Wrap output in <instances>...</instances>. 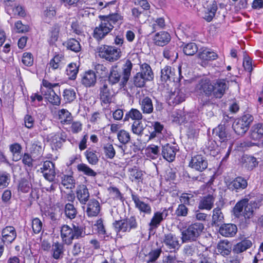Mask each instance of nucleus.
Masks as SVG:
<instances>
[{
    "instance_id": "nucleus-25",
    "label": "nucleus",
    "mask_w": 263,
    "mask_h": 263,
    "mask_svg": "<svg viewBox=\"0 0 263 263\" xmlns=\"http://www.w3.org/2000/svg\"><path fill=\"white\" fill-rule=\"evenodd\" d=\"M237 232V228L233 224H224L219 228V232L224 237H233Z\"/></svg>"
},
{
    "instance_id": "nucleus-21",
    "label": "nucleus",
    "mask_w": 263,
    "mask_h": 263,
    "mask_svg": "<svg viewBox=\"0 0 263 263\" xmlns=\"http://www.w3.org/2000/svg\"><path fill=\"white\" fill-rule=\"evenodd\" d=\"M97 82V76L95 72L89 70L81 76V83L86 87L95 86Z\"/></svg>"
},
{
    "instance_id": "nucleus-64",
    "label": "nucleus",
    "mask_w": 263,
    "mask_h": 263,
    "mask_svg": "<svg viewBox=\"0 0 263 263\" xmlns=\"http://www.w3.org/2000/svg\"><path fill=\"white\" fill-rule=\"evenodd\" d=\"M144 128L142 123L139 121H135L132 125V132L137 135H141Z\"/></svg>"
},
{
    "instance_id": "nucleus-63",
    "label": "nucleus",
    "mask_w": 263,
    "mask_h": 263,
    "mask_svg": "<svg viewBox=\"0 0 263 263\" xmlns=\"http://www.w3.org/2000/svg\"><path fill=\"white\" fill-rule=\"evenodd\" d=\"M146 81H149L147 79H145V78L139 72H138L134 77V84L137 87H143Z\"/></svg>"
},
{
    "instance_id": "nucleus-55",
    "label": "nucleus",
    "mask_w": 263,
    "mask_h": 263,
    "mask_svg": "<svg viewBox=\"0 0 263 263\" xmlns=\"http://www.w3.org/2000/svg\"><path fill=\"white\" fill-rule=\"evenodd\" d=\"M62 184L67 189H72L74 187L75 180L71 175H64L62 178Z\"/></svg>"
},
{
    "instance_id": "nucleus-34",
    "label": "nucleus",
    "mask_w": 263,
    "mask_h": 263,
    "mask_svg": "<svg viewBox=\"0 0 263 263\" xmlns=\"http://www.w3.org/2000/svg\"><path fill=\"white\" fill-rule=\"evenodd\" d=\"M141 109L144 114H151L153 111L152 100L148 97H144L139 99Z\"/></svg>"
},
{
    "instance_id": "nucleus-23",
    "label": "nucleus",
    "mask_w": 263,
    "mask_h": 263,
    "mask_svg": "<svg viewBox=\"0 0 263 263\" xmlns=\"http://www.w3.org/2000/svg\"><path fill=\"white\" fill-rule=\"evenodd\" d=\"M171 40L170 34L165 31H160L157 33L153 37L154 43L160 46L166 45Z\"/></svg>"
},
{
    "instance_id": "nucleus-35",
    "label": "nucleus",
    "mask_w": 263,
    "mask_h": 263,
    "mask_svg": "<svg viewBox=\"0 0 263 263\" xmlns=\"http://www.w3.org/2000/svg\"><path fill=\"white\" fill-rule=\"evenodd\" d=\"M217 251L222 256H228L231 252L232 245L228 240L221 241L218 244Z\"/></svg>"
},
{
    "instance_id": "nucleus-26",
    "label": "nucleus",
    "mask_w": 263,
    "mask_h": 263,
    "mask_svg": "<svg viewBox=\"0 0 263 263\" xmlns=\"http://www.w3.org/2000/svg\"><path fill=\"white\" fill-rule=\"evenodd\" d=\"M215 197L213 194L203 197L200 200L198 208L200 210H210L213 206Z\"/></svg>"
},
{
    "instance_id": "nucleus-22",
    "label": "nucleus",
    "mask_w": 263,
    "mask_h": 263,
    "mask_svg": "<svg viewBox=\"0 0 263 263\" xmlns=\"http://www.w3.org/2000/svg\"><path fill=\"white\" fill-rule=\"evenodd\" d=\"M177 150L175 146L167 144L162 147V156L167 161L172 162L175 159Z\"/></svg>"
},
{
    "instance_id": "nucleus-3",
    "label": "nucleus",
    "mask_w": 263,
    "mask_h": 263,
    "mask_svg": "<svg viewBox=\"0 0 263 263\" xmlns=\"http://www.w3.org/2000/svg\"><path fill=\"white\" fill-rule=\"evenodd\" d=\"M84 235L83 229L76 226L72 228L68 225L65 224L61 228V237L63 241L67 244L70 245L74 239H78Z\"/></svg>"
},
{
    "instance_id": "nucleus-31",
    "label": "nucleus",
    "mask_w": 263,
    "mask_h": 263,
    "mask_svg": "<svg viewBox=\"0 0 263 263\" xmlns=\"http://www.w3.org/2000/svg\"><path fill=\"white\" fill-rule=\"evenodd\" d=\"M100 211V206L99 202L95 200H90L87 205L86 213L88 216H97Z\"/></svg>"
},
{
    "instance_id": "nucleus-19",
    "label": "nucleus",
    "mask_w": 263,
    "mask_h": 263,
    "mask_svg": "<svg viewBox=\"0 0 263 263\" xmlns=\"http://www.w3.org/2000/svg\"><path fill=\"white\" fill-rule=\"evenodd\" d=\"M16 237V232L12 226L4 228L2 231V241L5 243H11Z\"/></svg>"
},
{
    "instance_id": "nucleus-60",
    "label": "nucleus",
    "mask_w": 263,
    "mask_h": 263,
    "mask_svg": "<svg viewBox=\"0 0 263 263\" xmlns=\"http://www.w3.org/2000/svg\"><path fill=\"white\" fill-rule=\"evenodd\" d=\"M163 55L165 58L171 61H175L177 59L178 53L173 48H165L163 51Z\"/></svg>"
},
{
    "instance_id": "nucleus-58",
    "label": "nucleus",
    "mask_w": 263,
    "mask_h": 263,
    "mask_svg": "<svg viewBox=\"0 0 263 263\" xmlns=\"http://www.w3.org/2000/svg\"><path fill=\"white\" fill-rule=\"evenodd\" d=\"M198 48L195 43L187 44L183 48V52L187 55H193L197 52Z\"/></svg>"
},
{
    "instance_id": "nucleus-5",
    "label": "nucleus",
    "mask_w": 263,
    "mask_h": 263,
    "mask_svg": "<svg viewBox=\"0 0 263 263\" xmlns=\"http://www.w3.org/2000/svg\"><path fill=\"white\" fill-rule=\"evenodd\" d=\"M253 121V117L250 114H246L241 118L236 119L233 124V128L235 132L238 135H242L248 129L250 124Z\"/></svg>"
},
{
    "instance_id": "nucleus-49",
    "label": "nucleus",
    "mask_w": 263,
    "mask_h": 263,
    "mask_svg": "<svg viewBox=\"0 0 263 263\" xmlns=\"http://www.w3.org/2000/svg\"><path fill=\"white\" fill-rule=\"evenodd\" d=\"M22 147L17 143L12 144L10 146V150L12 154V160L14 161H17L21 159Z\"/></svg>"
},
{
    "instance_id": "nucleus-47",
    "label": "nucleus",
    "mask_w": 263,
    "mask_h": 263,
    "mask_svg": "<svg viewBox=\"0 0 263 263\" xmlns=\"http://www.w3.org/2000/svg\"><path fill=\"white\" fill-rule=\"evenodd\" d=\"M129 172V177L132 181L139 182L142 181L144 174V172L141 170H139L136 168H132Z\"/></svg>"
},
{
    "instance_id": "nucleus-6",
    "label": "nucleus",
    "mask_w": 263,
    "mask_h": 263,
    "mask_svg": "<svg viewBox=\"0 0 263 263\" xmlns=\"http://www.w3.org/2000/svg\"><path fill=\"white\" fill-rule=\"evenodd\" d=\"M204 228L203 224L196 222L190 226L182 232V239L183 242L195 240L199 236Z\"/></svg>"
},
{
    "instance_id": "nucleus-12",
    "label": "nucleus",
    "mask_w": 263,
    "mask_h": 263,
    "mask_svg": "<svg viewBox=\"0 0 263 263\" xmlns=\"http://www.w3.org/2000/svg\"><path fill=\"white\" fill-rule=\"evenodd\" d=\"M100 24L97 26L94 30L93 36L99 41L105 37L112 29L111 26L107 25L102 18Z\"/></svg>"
},
{
    "instance_id": "nucleus-2",
    "label": "nucleus",
    "mask_w": 263,
    "mask_h": 263,
    "mask_svg": "<svg viewBox=\"0 0 263 263\" xmlns=\"http://www.w3.org/2000/svg\"><path fill=\"white\" fill-rule=\"evenodd\" d=\"M257 207V203L255 202L249 201L247 198L243 199L238 201L233 208L234 215L239 217L242 215V210L244 211L242 214L246 219H250L253 217L254 211Z\"/></svg>"
},
{
    "instance_id": "nucleus-18",
    "label": "nucleus",
    "mask_w": 263,
    "mask_h": 263,
    "mask_svg": "<svg viewBox=\"0 0 263 263\" xmlns=\"http://www.w3.org/2000/svg\"><path fill=\"white\" fill-rule=\"evenodd\" d=\"M65 64L64 55L62 52L55 53L48 64L49 68L53 70L61 69Z\"/></svg>"
},
{
    "instance_id": "nucleus-50",
    "label": "nucleus",
    "mask_w": 263,
    "mask_h": 263,
    "mask_svg": "<svg viewBox=\"0 0 263 263\" xmlns=\"http://www.w3.org/2000/svg\"><path fill=\"white\" fill-rule=\"evenodd\" d=\"M64 45L67 49L75 52H79L81 47L80 43L74 39H70L65 43Z\"/></svg>"
},
{
    "instance_id": "nucleus-16",
    "label": "nucleus",
    "mask_w": 263,
    "mask_h": 263,
    "mask_svg": "<svg viewBox=\"0 0 263 263\" xmlns=\"http://www.w3.org/2000/svg\"><path fill=\"white\" fill-rule=\"evenodd\" d=\"M198 57L201 60V64L205 66L209 61L216 60L218 58V55L210 49L202 48L199 51Z\"/></svg>"
},
{
    "instance_id": "nucleus-45",
    "label": "nucleus",
    "mask_w": 263,
    "mask_h": 263,
    "mask_svg": "<svg viewBox=\"0 0 263 263\" xmlns=\"http://www.w3.org/2000/svg\"><path fill=\"white\" fill-rule=\"evenodd\" d=\"M243 159V165L248 170H252L258 165V162L253 156L246 155Z\"/></svg>"
},
{
    "instance_id": "nucleus-59",
    "label": "nucleus",
    "mask_w": 263,
    "mask_h": 263,
    "mask_svg": "<svg viewBox=\"0 0 263 263\" xmlns=\"http://www.w3.org/2000/svg\"><path fill=\"white\" fill-rule=\"evenodd\" d=\"M65 213L68 218L72 219L75 218L77 214V211L73 204L67 203L65 205Z\"/></svg>"
},
{
    "instance_id": "nucleus-41",
    "label": "nucleus",
    "mask_w": 263,
    "mask_h": 263,
    "mask_svg": "<svg viewBox=\"0 0 263 263\" xmlns=\"http://www.w3.org/2000/svg\"><path fill=\"white\" fill-rule=\"evenodd\" d=\"M61 26L59 24L53 25L49 29V36L50 43H55L57 41L59 33L61 30Z\"/></svg>"
},
{
    "instance_id": "nucleus-38",
    "label": "nucleus",
    "mask_w": 263,
    "mask_h": 263,
    "mask_svg": "<svg viewBox=\"0 0 263 263\" xmlns=\"http://www.w3.org/2000/svg\"><path fill=\"white\" fill-rule=\"evenodd\" d=\"M160 149L157 145L150 144L145 149V154L147 158L155 159L158 157Z\"/></svg>"
},
{
    "instance_id": "nucleus-9",
    "label": "nucleus",
    "mask_w": 263,
    "mask_h": 263,
    "mask_svg": "<svg viewBox=\"0 0 263 263\" xmlns=\"http://www.w3.org/2000/svg\"><path fill=\"white\" fill-rule=\"evenodd\" d=\"M6 12L12 16H24L25 11L18 3L14 1L6 0L4 1Z\"/></svg>"
},
{
    "instance_id": "nucleus-29",
    "label": "nucleus",
    "mask_w": 263,
    "mask_h": 263,
    "mask_svg": "<svg viewBox=\"0 0 263 263\" xmlns=\"http://www.w3.org/2000/svg\"><path fill=\"white\" fill-rule=\"evenodd\" d=\"M100 18H102L108 25L111 26L112 29L114 25L119 21L123 20V17L121 14L118 13H112L108 15L101 16Z\"/></svg>"
},
{
    "instance_id": "nucleus-40",
    "label": "nucleus",
    "mask_w": 263,
    "mask_h": 263,
    "mask_svg": "<svg viewBox=\"0 0 263 263\" xmlns=\"http://www.w3.org/2000/svg\"><path fill=\"white\" fill-rule=\"evenodd\" d=\"M217 5L215 3H212L208 6L205 9L203 17L208 22H211L215 15L217 11Z\"/></svg>"
},
{
    "instance_id": "nucleus-44",
    "label": "nucleus",
    "mask_w": 263,
    "mask_h": 263,
    "mask_svg": "<svg viewBox=\"0 0 263 263\" xmlns=\"http://www.w3.org/2000/svg\"><path fill=\"white\" fill-rule=\"evenodd\" d=\"M100 99L104 104L109 103L111 101L112 96L109 92L107 85H104L101 88Z\"/></svg>"
},
{
    "instance_id": "nucleus-39",
    "label": "nucleus",
    "mask_w": 263,
    "mask_h": 263,
    "mask_svg": "<svg viewBox=\"0 0 263 263\" xmlns=\"http://www.w3.org/2000/svg\"><path fill=\"white\" fill-rule=\"evenodd\" d=\"M59 119L63 124H69L72 120L70 112L67 109H62L58 112Z\"/></svg>"
},
{
    "instance_id": "nucleus-8",
    "label": "nucleus",
    "mask_w": 263,
    "mask_h": 263,
    "mask_svg": "<svg viewBox=\"0 0 263 263\" xmlns=\"http://www.w3.org/2000/svg\"><path fill=\"white\" fill-rule=\"evenodd\" d=\"M114 226L117 233L120 232H129L132 229H136L138 224L136 218L131 216L125 220L116 221L114 223Z\"/></svg>"
},
{
    "instance_id": "nucleus-62",
    "label": "nucleus",
    "mask_w": 263,
    "mask_h": 263,
    "mask_svg": "<svg viewBox=\"0 0 263 263\" xmlns=\"http://www.w3.org/2000/svg\"><path fill=\"white\" fill-rule=\"evenodd\" d=\"M213 253L206 249L202 253L200 254L199 258L201 263H211L212 258L211 256Z\"/></svg>"
},
{
    "instance_id": "nucleus-37",
    "label": "nucleus",
    "mask_w": 263,
    "mask_h": 263,
    "mask_svg": "<svg viewBox=\"0 0 263 263\" xmlns=\"http://www.w3.org/2000/svg\"><path fill=\"white\" fill-rule=\"evenodd\" d=\"M263 136V124L258 123L253 125L251 130L250 138L254 140H259Z\"/></svg>"
},
{
    "instance_id": "nucleus-52",
    "label": "nucleus",
    "mask_w": 263,
    "mask_h": 263,
    "mask_svg": "<svg viewBox=\"0 0 263 263\" xmlns=\"http://www.w3.org/2000/svg\"><path fill=\"white\" fill-rule=\"evenodd\" d=\"M142 118V114L139 110L137 109L132 108L128 112H127L124 118V120H128L129 118L132 120L139 121Z\"/></svg>"
},
{
    "instance_id": "nucleus-4",
    "label": "nucleus",
    "mask_w": 263,
    "mask_h": 263,
    "mask_svg": "<svg viewBox=\"0 0 263 263\" xmlns=\"http://www.w3.org/2000/svg\"><path fill=\"white\" fill-rule=\"evenodd\" d=\"M99 55L108 61L115 62L120 58L121 51L115 46L102 45L99 48Z\"/></svg>"
},
{
    "instance_id": "nucleus-14",
    "label": "nucleus",
    "mask_w": 263,
    "mask_h": 263,
    "mask_svg": "<svg viewBox=\"0 0 263 263\" xmlns=\"http://www.w3.org/2000/svg\"><path fill=\"white\" fill-rule=\"evenodd\" d=\"M226 183L228 189L236 192L245 189L248 185L247 181L241 177H236L233 180L226 181Z\"/></svg>"
},
{
    "instance_id": "nucleus-7",
    "label": "nucleus",
    "mask_w": 263,
    "mask_h": 263,
    "mask_svg": "<svg viewBox=\"0 0 263 263\" xmlns=\"http://www.w3.org/2000/svg\"><path fill=\"white\" fill-rule=\"evenodd\" d=\"M162 242L163 249L171 252L178 250L180 247L179 238L171 233L164 235Z\"/></svg>"
},
{
    "instance_id": "nucleus-15",
    "label": "nucleus",
    "mask_w": 263,
    "mask_h": 263,
    "mask_svg": "<svg viewBox=\"0 0 263 263\" xmlns=\"http://www.w3.org/2000/svg\"><path fill=\"white\" fill-rule=\"evenodd\" d=\"M41 170L47 180L50 182L53 181L55 177V166L51 161L44 162L42 167H41Z\"/></svg>"
},
{
    "instance_id": "nucleus-28",
    "label": "nucleus",
    "mask_w": 263,
    "mask_h": 263,
    "mask_svg": "<svg viewBox=\"0 0 263 263\" xmlns=\"http://www.w3.org/2000/svg\"><path fill=\"white\" fill-rule=\"evenodd\" d=\"M161 80L163 82L175 81V71L169 66H165L161 71Z\"/></svg>"
},
{
    "instance_id": "nucleus-24",
    "label": "nucleus",
    "mask_w": 263,
    "mask_h": 263,
    "mask_svg": "<svg viewBox=\"0 0 263 263\" xmlns=\"http://www.w3.org/2000/svg\"><path fill=\"white\" fill-rule=\"evenodd\" d=\"M77 197L81 204H85L89 198V193L86 185H80L77 189Z\"/></svg>"
},
{
    "instance_id": "nucleus-17",
    "label": "nucleus",
    "mask_w": 263,
    "mask_h": 263,
    "mask_svg": "<svg viewBox=\"0 0 263 263\" xmlns=\"http://www.w3.org/2000/svg\"><path fill=\"white\" fill-rule=\"evenodd\" d=\"M213 96L216 98H221L228 88V82L224 79L218 80L213 85Z\"/></svg>"
},
{
    "instance_id": "nucleus-53",
    "label": "nucleus",
    "mask_w": 263,
    "mask_h": 263,
    "mask_svg": "<svg viewBox=\"0 0 263 263\" xmlns=\"http://www.w3.org/2000/svg\"><path fill=\"white\" fill-rule=\"evenodd\" d=\"M77 168L80 172H82L88 176L95 177L97 175V173L86 164L81 163L78 164Z\"/></svg>"
},
{
    "instance_id": "nucleus-48",
    "label": "nucleus",
    "mask_w": 263,
    "mask_h": 263,
    "mask_svg": "<svg viewBox=\"0 0 263 263\" xmlns=\"http://www.w3.org/2000/svg\"><path fill=\"white\" fill-rule=\"evenodd\" d=\"M56 14L55 8L52 6L47 7L44 11L43 19L46 23H49Z\"/></svg>"
},
{
    "instance_id": "nucleus-56",
    "label": "nucleus",
    "mask_w": 263,
    "mask_h": 263,
    "mask_svg": "<svg viewBox=\"0 0 263 263\" xmlns=\"http://www.w3.org/2000/svg\"><path fill=\"white\" fill-rule=\"evenodd\" d=\"M161 252L162 251L161 249L152 250L146 255V257L147 259V262L148 263L155 262L160 256Z\"/></svg>"
},
{
    "instance_id": "nucleus-1",
    "label": "nucleus",
    "mask_w": 263,
    "mask_h": 263,
    "mask_svg": "<svg viewBox=\"0 0 263 263\" xmlns=\"http://www.w3.org/2000/svg\"><path fill=\"white\" fill-rule=\"evenodd\" d=\"M59 86V83H51L46 80H43L41 85L42 95L46 100L54 105L58 106L61 103V99L54 90V88H58Z\"/></svg>"
},
{
    "instance_id": "nucleus-10",
    "label": "nucleus",
    "mask_w": 263,
    "mask_h": 263,
    "mask_svg": "<svg viewBox=\"0 0 263 263\" xmlns=\"http://www.w3.org/2000/svg\"><path fill=\"white\" fill-rule=\"evenodd\" d=\"M213 84L208 78H202L198 82L195 87V91L200 93H203L206 96H211L213 92Z\"/></svg>"
},
{
    "instance_id": "nucleus-61",
    "label": "nucleus",
    "mask_w": 263,
    "mask_h": 263,
    "mask_svg": "<svg viewBox=\"0 0 263 263\" xmlns=\"http://www.w3.org/2000/svg\"><path fill=\"white\" fill-rule=\"evenodd\" d=\"M31 182L26 179H22L18 185V190L24 193H28L31 189Z\"/></svg>"
},
{
    "instance_id": "nucleus-46",
    "label": "nucleus",
    "mask_w": 263,
    "mask_h": 263,
    "mask_svg": "<svg viewBox=\"0 0 263 263\" xmlns=\"http://www.w3.org/2000/svg\"><path fill=\"white\" fill-rule=\"evenodd\" d=\"M52 252L54 259H60L63 257V246L59 242L54 243L52 247Z\"/></svg>"
},
{
    "instance_id": "nucleus-27",
    "label": "nucleus",
    "mask_w": 263,
    "mask_h": 263,
    "mask_svg": "<svg viewBox=\"0 0 263 263\" xmlns=\"http://www.w3.org/2000/svg\"><path fill=\"white\" fill-rule=\"evenodd\" d=\"M132 199L134 201L136 207L140 211L145 214H150L152 209L150 205L141 200L136 195H132Z\"/></svg>"
},
{
    "instance_id": "nucleus-32",
    "label": "nucleus",
    "mask_w": 263,
    "mask_h": 263,
    "mask_svg": "<svg viewBox=\"0 0 263 263\" xmlns=\"http://www.w3.org/2000/svg\"><path fill=\"white\" fill-rule=\"evenodd\" d=\"M65 135L64 133H58L51 135L49 138V141L52 147L55 148H60L62 143L65 141Z\"/></svg>"
},
{
    "instance_id": "nucleus-30",
    "label": "nucleus",
    "mask_w": 263,
    "mask_h": 263,
    "mask_svg": "<svg viewBox=\"0 0 263 263\" xmlns=\"http://www.w3.org/2000/svg\"><path fill=\"white\" fill-rule=\"evenodd\" d=\"M133 68V64L129 60L126 61L122 67L123 77L120 82V85L124 86L127 82L130 76Z\"/></svg>"
},
{
    "instance_id": "nucleus-43",
    "label": "nucleus",
    "mask_w": 263,
    "mask_h": 263,
    "mask_svg": "<svg viewBox=\"0 0 263 263\" xmlns=\"http://www.w3.org/2000/svg\"><path fill=\"white\" fill-rule=\"evenodd\" d=\"M185 95L183 90L176 89L171 95L170 99L174 101V103L179 104L185 100Z\"/></svg>"
},
{
    "instance_id": "nucleus-13",
    "label": "nucleus",
    "mask_w": 263,
    "mask_h": 263,
    "mask_svg": "<svg viewBox=\"0 0 263 263\" xmlns=\"http://www.w3.org/2000/svg\"><path fill=\"white\" fill-rule=\"evenodd\" d=\"M213 134L215 137L219 138V141L222 143V148L226 147V143L230 139V135L227 130L225 126L219 125L213 129Z\"/></svg>"
},
{
    "instance_id": "nucleus-51",
    "label": "nucleus",
    "mask_w": 263,
    "mask_h": 263,
    "mask_svg": "<svg viewBox=\"0 0 263 263\" xmlns=\"http://www.w3.org/2000/svg\"><path fill=\"white\" fill-rule=\"evenodd\" d=\"M78 71L79 69L76 64L71 63L68 65L66 72L69 79L74 80L77 77Z\"/></svg>"
},
{
    "instance_id": "nucleus-36",
    "label": "nucleus",
    "mask_w": 263,
    "mask_h": 263,
    "mask_svg": "<svg viewBox=\"0 0 263 263\" xmlns=\"http://www.w3.org/2000/svg\"><path fill=\"white\" fill-rule=\"evenodd\" d=\"M252 242L249 239H244L234 246L233 251L235 253H240L252 246Z\"/></svg>"
},
{
    "instance_id": "nucleus-42",
    "label": "nucleus",
    "mask_w": 263,
    "mask_h": 263,
    "mask_svg": "<svg viewBox=\"0 0 263 263\" xmlns=\"http://www.w3.org/2000/svg\"><path fill=\"white\" fill-rule=\"evenodd\" d=\"M140 74L143 76L145 79L148 81H151L153 79L154 74L152 71V68L150 66L144 63L141 65Z\"/></svg>"
},
{
    "instance_id": "nucleus-57",
    "label": "nucleus",
    "mask_w": 263,
    "mask_h": 263,
    "mask_svg": "<svg viewBox=\"0 0 263 263\" xmlns=\"http://www.w3.org/2000/svg\"><path fill=\"white\" fill-rule=\"evenodd\" d=\"M223 219V214L221 209L219 208H215L213 211L212 223L214 224H217L219 222H221Z\"/></svg>"
},
{
    "instance_id": "nucleus-54",
    "label": "nucleus",
    "mask_w": 263,
    "mask_h": 263,
    "mask_svg": "<svg viewBox=\"0 0 263 263\" xmlns=\"http://www.w3.org/2000/svg\"><path fill=\"white\" fill-rule=\"evenodd\" d=\"M117 138L120 142L123 144L127 143L130 139L129 133L124 129L119 131L117 134Z\"/></svg>"
},
{
    "instance_id": "nucleus-33",
    "label": "nucleus",
    "mask_w": 263,
    "mask_h": 263,
    "mask_svg": "<svg viewBox=\"0 0 263 263\" xmlns=\"http://www.w3.org/2000/svg\"><path fill=\"white\" fill-rule=\"evenodd\" d=\"M121 76L120 73L119 69L117 65L112 66L110 70V73L108 77V81L110 84L114 85L121 81Z\"/></svg>"
},
{
    "instance_id": "nucleus-11",
    "label": "nucleus",
    "mask_w": 263,
    "mask_h": 263,
    "mask_svg": "<svg viewBox=\"0 0 263 263\" xmlns=\"http://www.w3.org/2000/svg\"><path fill=\"white\" fill-rule=\"evenodd\" d=\"M208 165L206 159L201 154L193 156L189 163L190 167L199 172H202L206 169Z\"/></svg>"
},
{
    "instance_id": "nucleus-20",
    "label": "nucleus",
    "mask_w": 263,
    "mask_h": 263,
    "mask_svg": "<svg viewBox=\"0 0 263 263\" xmlns=\"http://www.w3.org/2000/svg\"><path fill=\"white\" fill-rule=\"evenodd\" d=\"M168 216V211L166 209L161 211H157L154 213V215L149 222V226L152 229L158 228L160 223L164 220Z\"/></svg>"
}]
</instances>
